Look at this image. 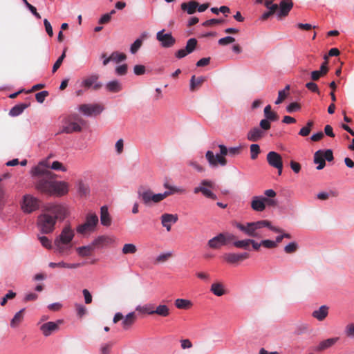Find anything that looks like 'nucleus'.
<instances>
[{"label":"nucleus","instance_id":"f257e3e1","mask_svg":"<svg viewBox=\"0 0 354 354\" xmlns=\"http://www.w3.org/2000/svg\"><path fill=\"white\" fill-rule=\"evenodd\" d=\"M49 158L40 161L30 170L35 188L40 193L49 196H64L68 192V184L64 181L55 180L56 175L48 169Z\"/></svg>","mask_w":354,"mask_h":354},{"label":"nucleus","instance_id":"f03ea898","mask_svg":"<svg viewBox=\"0 0 354 354\" xmlns=\"http://www.w3.org/2000/svg\"><path fill=\"white\" fill-rule=\"evenodd\" d=\"M67 207L61 204L46 205L42 214L38 216L37 225L43 234H49L54 231L56 223L62 221L68 215Z\"/></svg>","mask_w":354,"mask_h":354},{"label":"nucleus","instance_id":"7ed1b4c3","mask_svg":"<svg viewBox=\"0 0 354 354\" xmlns=\"http://www.w3.org/2000/svg\"><path fill=\"white\" fill-rule=\"evenodd\" d=\"M234 226H235L246 235L255 238H259L261 236L257 230L265 227H268L274 232L281 233L283 232L281 228L272 226L271 225V222L268 220H261L256 222L246 223L245 225L235 222L234 223Z\"/></svg>","mask_w":354,"mask_h":354},{"label":"nucleus","instance_id":"20e7f679","mask_svg":"<svg viewBox=\"0 0 354 354\" xmlns=\"http://www.w3.org/2000/svg\"><path fill=\"white\" fill-rule=\"evenodd\" d=\"M218 147L220 149V154L215 156L212 151H207L205 154V158L209 164L214 167H217L218 165L221 166L227 165V159L225 158V156L228 153V149L223 145H219Z\"/></svg>","mask_w":354,"mask_h":354},{"label":"nucleus","instance_id":"39448f33","mask_svg":"<svg viewBox=\"0 0 354 354\" xmlns=\"http://www.w3.org/2000/svg\"><path fill=\"white\" fill-rule=\"evenodd\" d=\"M85 124V121L80 116L75 115L68 117L61 130L62 133H72L74 132H80L82 126Z\"/></svg>","mask_w":354,"mask_h":354},{"label":"nucleus","instance_id":"423d86ee","mask_svg":"<svg viewBox=\"0 0 354 354\" xmlns=\"http://www.w3.org/2000/svg\"><path fill=\"white\" fill-rule=\"evenodd\" d=\"M139 198L147 205L151 203H158L169 196V193L154 194L151 189L138 190Z\"/></svg>","mask_w":354,"mask_h":354},{"label":"nucleus","instance_id":"0eeeda50","mask_svg":"<svg viewBox=\"0 0 354 354\" xmlns=\"http://www.w3.org/2000/svg\"><path fill=\"white\" fill-rule=\"evenodd\" d=\"M236 236L231 233H220L208 241L207 245L212 249H218L230 241H234Z\"/></svg>","mask_w":354,"mask_h":354},{"label":"nucleus","instance_id":"6e6552de","mask_svg":"<svg viewBox=\"0 0 354 354\" xmlns=\"http://www.w3.org/2000/svg\"><path fill=\"white\" fill-rule=\"evenodd\" d=\"M41 201L30 194H26L23 196L21 207L22 211L26 214H30L39 208Z\"/></svg>","mask_w":354,"mask_h":354},{"label":"nucleus","instance_id":"1a4fd4ad","mask_svg":"<svg viewBox=\"0 0 354 354\" xmlns=\"http://www.w3.org/2000/svg\"><path fill=\"white\" fill-rule=\"evenodd\" d=\"M214 183L212 180H203L200 185L194 189V193L198 194L201 192L205 197L216 200L217 196L211 191V189L214 188Z\"/></svg>","mask_w":354,"mask_h":354},{"label":"nucleus","instance_id":"9d476101","mask_svg":"<svg viewBox=\"0 0 354 354\" xmlns=\"http://www.w3.org/2000/svg\"><path fill=\"white\" fill-rule=\"evenodd\" d=\"M75 236L74 231L70 225H66L62 230L59 236L55 240L56 247L60 248V243H69Z\"/></svg>","mask_w":354,"mask_h":354},{"label":"nucleus","instance_id":"9b49d317","mask_svg":"<svg viewBox=\"0 0 354 354\" xmlns=\"http://www.w3.org/2000/svg\"><path fill=\"white\" fill-rule=\"evenodd\" d=\"M268 164L278 170L279 175H281L283 169V160L281 156L275 152L270 151L266 156Z\"/></svg>","mask_w":354,"mask_h":354},{"label":"nucleus","instance_id":"f8f14e48","mask_svg":"<svg viewBox=\"0 0 354 354\" xmlns=\"http://www.w3.org/2000/svg\"><path fill=\"white\" fill-rule=\"evenodd\" d=\"M156 39L163 48H171L176 43V39L172 36L171 33H165V29L157 32Z\"/></svg>","mask_w":354,"mask_h":354},{"label":"nucleus","instance_id":"ddd939ff","mask_svg":"<svg viewBox=\"0 0 354 354\" xmlns=\"http://www.w3.org/2000/svg\"><path fill=\"white\" fill-rule=\"evenodd\" d=\"M80 110L87 116L97 115L103 111V106L99 104H84L80 106Z\"/></svg>","mask_w":354,"mask_h":354},{"label":"nucleus","instance_id":"4468645a","mask_svg":"<svg viewBox=\"0 0 354 354\" xmlns=\"http://www.w3.org/2000/svg\"><path fill=\"white\" fill-rule=\"evenodd\" d=\"M98 79V75H91L90 76L85 77L82 80L81 86L84 87L85 89H89L90 88L93 87V90H99L102 86V84L101 82H97Z\"/></svg>","mask_w":354,"mask_h":354},{"label":"nucleus","instance_id":"2eb2a0df","mask_svg":"<svg viewBox=\"0 0 354 354\" xmlns=\"http://www.w3.org/2000/svg\"><path fill=\"white\" fill-rule=\"evenodd\" d=\"M223 259L228 263L236 264L250 257L248 252L242 253H225L223 254Z\"/></svg>","mask_w":354,"mask_h":354},{"label":"nucleus","instance_id":"dca6fc26","mask_svg":"<svg viewBox=\"0 0 354 354\" xmlns=\"http://www.w3.org/2000/svg\"><path fill=\"white\" fill-rule=\"evenodd\" d=\"M197 40L195 38H191L187 41V44L185 48H182L176 51V57L178 59H181L187 56L188 54L192 53L197 46Z\"/></svg>","mask_w":354,"mask_h":354},{"label":"nucleus","instance_id":"f3484780","mask_svg":"<svg viewBox=\"0 0 354 354\" xmlns=\"http://www.w3.org/2000/svg\"><path fill=\"white\" fill-rule=\"evenodd\" d=\"M178 216L177 214L165 213L160 216L162 225L166 228L167 232H170L172 224L178 221Z\"/></svg>","mask_w":354,"mask_h":354},{"label":"nucleus","instance_id":"a211bd4d","mask_svg":"<svg viewBox=\"0 0 354 354\" xmlns=\"http://www.w3.org/2000/svg\"><path fill=\"white\" fill-rule=\"evenodd\" d=\"M62 323V320H58L57 322H49L42 324L40 326V330L44 336L48 337L57 331L59 329V324Z\"/></svg>","mask_w":354,"mask_h":354},{"label":"nucleus","instance_id":"6ab92c4d","mask_svg":"<svg viewBox=\"0 0 354 354\" xmlns=\"http://www.w3.org/2000/svg\"><path fill=\"white\" fill-rule=\"evenodd\" d=\"M278 6L279 11L277 15L281 19L288 15L293 7V3L292 0H281Z\"/></svg>","mask_w":354,"mask_h":354},{"label":"nucleus","instance_id":"aec40b11","mask_svg":"<svg viewBox=\"0 0 354 354\" xmlns=\"http://www.w3.org/2000/svg\"><path fill=\"white\" fill-rule=\"evenodd\" d=\"M115 239L110 236H100L97 237L93 242L94 248H102L113 244Z\"/></svg>","mask_w":354,"mask_h":354},{"label":"nucleus","instance_id":"412c9836","mask_svg":"<svg viewBox=\"0 0 354 354\" xmlns=\"http://www.w3.org/2000/svg\"><path fill=\"white\" fill-rule=\"evenodd\" d=\"M338 339V337H333L322 341L317 346L314 348V351L318 353H321L333 346Z\"/></svg>","mask_w":354,"mask_h":354},{"label":"nucleus","instance_id":"4be33fe9","mask_svg":"<svg viewBox=\"0 0 354 354\" xmlns=\"http://www.w3.org/2000/svg\"><path fill=\"white\" fill-rule=\"evenodd\" d=\"M264 132L259 127H254L251 129L248 134L247 138L252 142H257L264 136Z\"/></svg>","mask_w":354,"mask_h":354},{"label":"nucleus","instance_id":"5701e85b","mask_svg":"<svg viewBox=\"0 0 354 354\" xmlns=\"http://www.w3.org/2000/svg\"><path fill=\"white\" fill-rule=\"evenodd\" d=\"M198 7V3L196 1L192 0L188 2H184L180 5L182 10L187 12L189 15L194 14L197 8Z\"/></svg>","mask_w":354,"mask_h":354},{"label":"nucleus","instance_id":"b1692460","mask_svg":"<svg viewBox=\"0 0 354 354\" xmlns=\"http://www.w3.org/2000/svg\"><path fill=\"white\" fill-rule=\"evenodd\" d=\"M205 77L203 76L196 77L195 75H193L190 80V91L192 92H194L198 90L202 86L203 83L205 81Z\"/></svg>","mask_w":354,"mask_h":354},{"label":"nucleus","instance_id":"393cba45","mask_svg":"<svg viewBox=\"0 0 354 354\" xmlns=\"http://www.w3.org/2000/svg\"><path fill=\"white\" fill-rule=\"evenodd\" d=\"M328 314V307L326 306H322L319 309L313 312L312 316L319 321H323Z\"/></svg>","mask_w":354,"mask_h":354},{"label":"nucleus","instance_id":"a878e982","mask_svg":"<svg viewBox=\"0 0 354 354\" xmlns=\"http://www.w3.org/2000/svg\"><path fill=\"white\" fill-rule=\"evenodd\" d=\"M251 208L255 212H263L266 209V206L261 201V196H253L251 200Z\"/></svg>","mask_w":354,"mask_h":354},{"label":"nucleus","instance_id":"bb28decb","mask_svg":"<svg viewBox=\"0 0 354 354\" xmlns=\"http://www.w3.org/2000/svg\"><path fill=\"white\" fill-rule=\"evenodd\" d=\"M100 221L104 226H109L111 223V218L106 206H102L100 209Z\"/></svg>","mask_w":354,"mask_h":354},{"label":"nucleus","instance_id":"cd10ccee","mask_svg":"<svg viewBox=\"0 0 354 354\" xmlns=\"http://www.w3.org/2000/svg\"><path fill=\"white\" fill-rule=\"evenodd\" d=\"M136 320V315L134 312L129 313L123 319L122 325L124 330H129Z\"/></svg>","mask_w":354,"mask_h":354},{"label":"nucleus","instance_id":"c85d7f7f","mask_svg":"<svg viewBox=\"0 0 354 354\" xmlns=\"http://www.w3.org/2000/svg\"><path fill=\"white\" fill-rule=\"evenodd\" d=\"M210 291L217 297H221L226 293L224 285L221 282L213 283Z\"/></svg>","mask_w":354,"mask_h":354},{"label":"nucleus","instance_id":"c756f323","mask_svg":"<svg viewBox=\"0 0 354 354\" xmlns=\"http://www.w3.org/2000/svg\"><path fill=\"white\" fill-rule=\"evenodd\" d=\"M25 309H21L17 312L10 321L12 328H17L24 320Z\"/></svg>","mask_w":354,"mask_h":354},{"label":"nucleus","instance_id":"7c9ffc66","mask_svg":"<svg viewBox=\"0 0 354 354\" xmlns=\"http://www.w3.org/2000/svg\"><path fill=\"white\" fill-rule=\"evenodd\" d=\"M322 150H318L315 153L314 155V162L315 164H318V166L317 167V169L318 170L322 169L326 165L325 160L322 156Z\"/></svg>","mask_w":354,"mask_h":354},{"label":"nucleus","instance_id":"2f4dec72","mask_svg":"<svg viewBox=\"0 0 354 354\" xmlns=\"http://www.w3.org/2000/svg\"><path fill=\"white\" fill-rule=\"evenodd\" d=\"M175 306L178 309H189L193 306L190 300L185 299H177L174 301Z\"/></svg>","mask_w":354,"mask_h":354},{"label":"nucleus","instance_id":"473e14b6","mask_svg":"<svg viewBox=\"0 0 354 354\" xmlns=\"http://www.w3.org/2000/svg\"><path fill=\"white\" fill-rule=\"evenodd\" d=\"M136 311L142 313H146L150 315H155L156 308L153 304H147L144 306H138L136 308Z\"/></svg>","mask_w":354,"mask_h":354},{"label":"nucleus","instance_id":"72a5a7b5","mask_svg":"<svg viewBox=\"0 0 354 354\" xmlns=\"http://www.w3.org/2000/svg\"><path fill=\"white\" fill-rule=\"evenodd\" d=\"M264 115L266 119L272 122L277 121L279 119V115L276 112L272 111V107L270 105H267L264 108Z\"/></svg>","mask_w":354,"mask_h":354},{"label":"nucleus","instance_id":"f704fd0d","mask_svg":"<svg viewBox=\"0 0 354 354\" xmlns=\"http://www.w3.org/2000/svg\"><path fill=\"white\" fill-rule=\"evenodd\" d=\"M106 88L110 92L118 93L122 90V86L119 81L113 80L106 84Z\"/></svg>","mask_w":354,"mask_h":354},{"label":"nucleus","instance_id":"c9c22d12","mask_svg":"<svg viewBox=\"0 0 354 354\" xmlns=\"http://www.w3.org/2000/svg\"><path fill=\"white\" fill-rule=\"evenodd\" d=\"M95 249L93 245L91 243V245L86 246L79 247L76 249L78 254L81 257H88L90 256Z\"/></svg>","mask_w":354,"mask_h":354},{"label":"nucleus","instance_id":"e433bc0d","mask_svg":"<svg viewBox=\"0 0 354 354\" xmlns=\"http://www.w3.org/2000/svg\"><path fill=\"white\" fill-rule=\"evenodd\" d=\"M155 314L162 317H166L169 315V308L165 304H160L156 307Z\"/></svg>","mask_w":354,"mask_h":354},{"label":"nucleus","instance_id":"4c0bfd02","mask_svg":"<svg viewBox=\"0 0 354 354\" xmlns=\"http://www.w3.org/2000/svg\"><path fill=\"white\" fill-rule=\"evenodd\" d=\"M28 106V104H17L10 109L9 114L13 117L17 116L20 115Z\"/></svg>","mask_w":354,"mask_h":354},{"label":"nucleus","instance_id":"58836bf2","mask_svg":"<svg viewBox=\"0 0 354 354\" xmlns=\"http://www.w3.org/2000/svg\"><path fill=\"white\" fill-rule=\"evenodd\" d=\"M85 223L88 225V226L95 230V227L98 223V217L95 214L89 213L86 217Z\"/></svg>","mask_w":354,"mask_h":354},{"label":"nucleus","instance_id":"ea45409f","mask_svg":"<svg viewBox=\"0 0 354 354\" xmlns=\"http://www.w3.org/2000/svg\"><path fill=\"white\" fill-rule=\"evenodd\" d=\"M290 86L287 85L284 89L281 90L278 93V97L275 101L276 104H279L283 102L289 94Z\"/></svg>","mask_w":354,"mask_h":354},{"label":"nucleus","instance_id":"a19ab883","mask_svg":"<svg viewBox=\"0 0 354 354\" xmlns=\"http://www.w3.org/2000/svg\"><path fill=\"white\" fill-rule=\"evenodd\" d=\"M110 57L111 62H114L115 63H120L127 59V56L124 53H119L118 51L113 52Z\"/></svg>","mask_w":354,"mask_h":354},{"label":"nucleus","instance_id":"79ce46f5","mask_svg":"<svg viewBox=\"0 0 354 354\" xmlns=\"http://www.w3.org/2000/svg\"><path fill=\"white\" fill-rule=\"evenodd\" d=\"M165 187L168 189V191L165 192L164 193H169V196L175 194V193H179V194H184L185 193V189L181 187H178L175 186H171L168 185L167 183H165L164 185Z\"/></svg>","mask_w":354,"mask_h":354},{"label":"nucleus","instance_id":"37998d69","mask_svg":"<svg viewBox=\"0 0 354 354\" xmlns=\"http://www.w3.org/2000/svg\"><path fill=\"white\" fill-rule=\"evenodd\" d=\"M122 252L124 254H135L137 252V248L133 243H126L123 245Z\"/></svg>","mask_w":354,"mask_h":354},{"label":"nucleus","instance_id":"c03bdc74","mask_svg":"<svg viewBox=\"0 0 354 354\" xmlns=\"http://www.w3.org/2000/svg\"><path fill=\"white\" fill-rule=\"evenodd\" d=\"M314 122L313 121H308L306 127H302L299 132V135L303 137H306L308 136L310 133L311 129L313 127Z\"/></svg>","mask_w":354,"mask_h":354},{"label":"nucleus","instance_id":"a18cd8bd","mask_svg":"<svg viewBox=\"0 0 354 354\" xmlns=\"http://www.w3.org/2000/svg\"><path fill=\"white\" fill-rule=\"evenodd\" d=\"M76 231L78 234L84 235L88 232L94 231V230L92 227L88 226V225L84 223L83 224L79 225L76 228Z\"/></svg>","mask_w":354,"mask_h":354},{"label":"nucleus","instance_id":"49530a36","mask_svg":"<svg viewBox=\"0 0 354 354\" xmlns=\"http://www.w3.org/2000/svg\"><path fill=\"white\" fill-rule=\"evenodd\" d=\"M250 242H251L250 239L235 241H234L233 245L237 248L248 250L250 248Z\"/></svg>","mask_w":354,"mask_h":354},{"label":"nucleus","instance_id":"de8ad7c7","mask_svg":"<svg viewBox=\"0 0 354 354\" xmlns=\"http://www.w3.org/2000/svg\"><path fill=\"white\" fill-rule=\"evenodd\" d=\"M250 157L252 160L257 158L258 155L261 152L260 147L257 144H252L250 145Z\"/></svg>","mask_w":354,"mask_h":354},{"label":"nucleus","instance_id":"09e8293b","mask_svg":"<svg viewBox=\"0 0 354 354\" xmlns=\"http://www.w3.org/2000/svg\"><path fill=\"white\" fill-rule=\"evenodd\" d=\"M66 50H67V48H65L64 49L63 53L61 55V56L57 59V61L54 64L53 67V73L56 72L57 71V69L60 67V66L62 65L63 60L66 57Z\"/></svg>","mask_w":354,"mask_h":354},{"label":"nucleus","instance_id":"8fccbe9b","mask_svg":"<svg viewBox=\"0 0 354 354\" xmlns=\"http://www.w3.org/2000/svg\"><path fill=\"white\" fill-rule=\"evenodd\" d=\"M299 248V245L296 242H291L284 248V252L286 254H292L297 252Z\"/></svg>","mask_w":354,"mask_h":354},{"label":"nucleus","instance_id":"3c124183","mask_svg":"<svg viewBox=\"0 0 354 354\" xmlns=\"http://www.w3.org/2000/svg\"><path fill=\"white\" fill-rule=\"evenodd\" d=\"M324 67H320L319 71H314L311 73V79L313 81H317L321 77L326 75V70H323Z\"/></svg>","mask_w":354,"mask_h":354},{"label":"nucleus","instance_id":"603ef678","mask_svg":"<svg viewBox=\"0 0 354 354\" xmlns=\"http://www.w3.org/2000/svg\"><path fill=\"white\" fill-rule=\"evenodd\" d=\"M48 164H49V167H48V170L50 168V169H52L53 170H56V171H57V170H60L62 171H66V168L62 165V163H61L59 161H54L52 164H50L48 162Z\"/></svg>","mask_w":354,"mask_h":354},{"label":"nucleus","instance_id":"864d4df0","mask_svg":"<svg viewBox=\"0 0 354 354\" xmlns=\"http://www.w3.org/2000/svg\"><path fill=\"white\" fill-rule=\"evenodd\" d=\"M78 192L80 194L86 196L89 192V187L87 184L80 181L77 185Z\"/></svg>","mask_w":354,"mask_h":354},{"label":"nucleus","instance_id":"5fc2aeb1","mask_svg":"<svg viewBox=\"0 0 354 354\" xmlns=\"http://www.w3.org/2000/svg\"><path fill=\"white\" fill-rule=\"evenodd\" d=\"M75 308L77 315L80 317H82L87 313L86 308L82 304H75Z\"/></svg>","mask_w":354,"mask_h":354},{"label":"nucleus","instance_id":"6e6d98bb","mask_svg":"<svg viewBox=\"0 0 354 354\" xmlns=\"http://www.w3.org/2000/svg\"><path fill=\"white\" fill-rule=\"evenodd\" d=\"M142 45V39H137L131 46L130 51L132 54H135Z\"/></svg>","mask_w":354,"mask_h":354},{"label":"nucleus","instance_id":"4d7b16f0","mask_svg":"<svg viewBox=\"0 0 354 354\" xmlns=\"http://www.w3.org/2000/svg\"><path fill=\"white\" fill-rule=\"evenodd\" d=\"M172 253L171 252H167L165 254H161L159 256L157 257L156 259V263H164L167 261L170 257H171Z\"/></svg>","mask_w":354,"mask_h":354},{"label":"nucleus","instance_id":"13d9d810","mask_svg":"<svg viewBox=\"0 0 354 354\" xmlns=\"http://www.w3.org/2000/svg\"><path fill=\"white\" fill-rule=\"evenodd\" d=\"M16 297V293L14 292L12 290H9L8 292L3 297L1 305L2 306H5L8 301V299H12Z\"/></svg>","mask_w":354,"mask_h":354},{"label":"nucleus","instance_id":"bf43d9fd","mask_svg":"<svg viewBox=\"0 0 354 354\" xmlns=\"http://www.w3.org/2000/svg\"><path fill=\"white\" fill-rule=\"evenodd\" d=\"M261 201H263V205H265L266 207V205L270 206V207H274L277 205V201L273 198H270L267 196L266 197L261 196Z\"/></svg>","mask_w":354,"mask_h":354},{"label":"nucleus","instance_id":"052dcab7","mask_svg":"<svg viewBox=\"0 0 354 354\" xmlns=\"http://www.w3.org/2000/svg\"><path fill=\"white\" fill-rule=\"evenodd\" d=\"M30 11L37 18L41 19V15L37 12V9L35 6L28 2L27 0H22Z\"/></svg>","mask_w":354,"mask_h":354},{"label":"nucleus","instance_id":"680f3d73","mask_svg":"<svg viewBox=\"0 0 354 354\" xmlns=\"http://www.w3.org/2000/svg\"><path fill=\"white\" fill-rule=\"evenodd\" d=\"M235 41V39L231 36H227L223 38H221L218 40V43L221 46H226L229 44L233 43Z\"/></svg>","mask_w":354,"mask_h":354},{"label":"nucleus","instance_id":"e2e57ef3","mask_svg":"<svg viewBox=\"0 0 354 354\" xmlns=\"http://www.w3.org/2000/svg\"><path fill=\"white\" fill-rule=\"evenodd\" d=\"M49 93L48 91H41V92H39V93H37L36 95H35V98L37 100V101L39 102V103H42L44 102L45 98L48 96Z\"/></svg>","mask_w":354,"mask_h":354},{"label":"nucleus","instance_id":"0e129e2a","mask_svg":"<svg viewBox=\"0 0 354 354\" xmlns=\"http://www.w3.org/2000/svg\"><path fill=\"white\" fill-rule=\"evenodd\" d=\"M127 65L126 64L117 66L115 73L118 75H124L127 73Z\"/></svg>","mask_w":354,"mask_h":354},{"label":"nucleus","instance_id":"69168bd1","mask_svg":"<svg viewBox=\"0 0 354 354\" xmlns=\"http://www.w3.org/2000/svg\"><path fill=\"white\" fill-rule=\"evenodd\" d=\"M270 120H267V119H263L260 121V123H259V126L261 127V129L263 131H267V130H269L271 127V124H270Z\"/></svg>","mask_w":354,"mask_h":354},{"label":"nucleus","instance_id":"338daca9","mask_svg":"<svg viewBox=\"0 0 354 354\" xmlns=\"http://www.w3.org/2000/svg\"><path fill=\"white\" fill-rule=\"evenodd\" d=\"M145 66L143 65H136L133 68V72L136 75H141L145 73Z\"/></svg>","mask_w":354,"mask_h":354},{"label":"nucleus","instance_id":"774afa93","mask_svg":"<svg viewBox=\"0 0 354 354\" xmlns=\"http://www.w3.org/2000/svg\"><path fill=\"white\" fill-rule=\"evenodd\" d=\"M345 333L346 336L349 337H354V324H350L346 326L345 329Z\"/></svg>","mask_w":354,"mask_h":354}]
</instances>
